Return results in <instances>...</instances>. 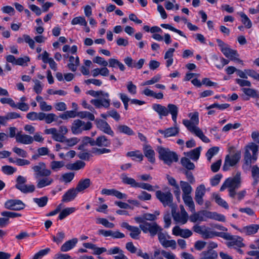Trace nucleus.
<instances>
[{"label": "nucleus", "instance_id": "f257e3e1", "mask_svg": "<svg viewBox=\"0 0 259 259\" xmlns=\"http://www.w3.org/2000/svg\"><path fill=\"white\" fill-rule=\"evenodd\" d=\"M31 168L34 172V177L36 179V187L38 189L50 186L54 182V179L50 177L52 171L47 168L45 162H39L37 165L32 166Z\"/></svg>", "mask_w": 259, "mask_h": 259}, {"label": "nucleus", "instance_id": "f03ea898", "mask_svg": "<svg viewBox=\"0 0 259 259\" xmlns=\"http://www.w3.org/2000/svg\"><path fill=\"white\" fill-rule=\"evenodd\" d=\"M198 116L199 114L197 112L190 113L189 114L190 120L183 119V123L191 133L198 137L203 142L208 143L210 142L209 139L203 134L202 131L197 126L199 123Z\"/></svg>", "mask_w": 259, "mask_h": 259}, {"label": "nucleus", "instance_id": "7ed1b4c3", "mask_svg": "<svg viewBox=\"0 0 259 259\" xmlns=\"http://www.w3.org/2000/svg\"><path fill=\"white\" fill-rule=\"evenodd\" d=\"M241 174L237 172L233 178H229L225 181L220 188V191H223L228 188L229 196L232 198H235L236 190L241 187Z\"/></svg>", "mask_w": 259, "mask_h": 259}, {"label": "nucleus", "instance_id": "20e7f679", "mask_svg": "<svg viewBox=\"0 0 259 259\" xmlns=\"http://www.w3.org/2000/svg\"><path fill=\"white\" fill-rule=\"evenodd\" d=\"M87 94L94 97L102 96L104 98L103 99H92L91 101V103L96 108H100L104 107L105 108H108L110 106V100L109 99V95L108 93H105L102 91L90 90L87 92Z\"/></svg>", "mask_w": 259, "mask_h": 259}, {"label": "nucleus", "instance_id": "39448f33", "mask_svg": "<svg viewBox=\"0 0 259 259\" xmlns=\"http://www.w3.org/2000/svg\"><path fill=\"white\" fill-rule=\"evenodd\" d=\"M157 151L160 159L163 160L167 165H170L172 162L178 161V156L176 153L170 151L168 148L158 147Z\"/></svg>", "mask_w": 259, "mask_h": 259}, {"label": "nucleus", "instance_id": "423d86ee", "mask_svg": "<svg viewBox=\"0 0 259 259\" xmlns=\"http://www.w3.org/2000/svg\"><path fill=\"white\" fill-rule=\"evenodd\" d=\"M156 197L164 207L169 206L171 208L175 206L173 203V196L170 191L166 188L164 191L158 190L155 193Z\"/></svg>", "mask_w": 259, "mask_h": 259}, {"label": "nucleus", "instance_id": "0eeeda50", "mask_svg": "<svg viewBox=\"0 0 259 259\" xmlns=\"http://www.w3.org/2000/svg\"><path fill=\"white\" fill-rule=\"evenodd\" d=\"M258 146L254 143H251L246 146L244 153L245 163L250 165L251 160L256 161L257 158Z\"/></svg>", "mask_w": 259, "mask_h": 259}, {"label": "nucleus", "instance_id": "6e6552de", "mask_svg": "<svg viewBox=\"0 0 259 259\" xmlns=\"http://www.w3.org/2000/svg\"><path fill=\"white\" fill-rule=\"evenodd\" d=\"M140 228L144 233H149L151 237L155 236L158 231L163 230L162 227L155 222H144L140 225Z\"/></svg>", "mask_w": 259, "mask_h": 259}, {"label": "nucleus", "instance_id": "1a4fd4ad", "mask_svg": "<svg viewBox=\"0 0 259 259\" xmlns=\"http://www.w3.org/2000/svg\"><path fill=\"white\" fill-rule=\"evenodd\" d=\"M92 127V123L90 122H84L79 119L75 120L71 126V131L74 135L81 134L83 131L90 130Z\"/></svg>", "mask_w": 259, "mask_h": 259}, {"label": "nucleus", "instance_id": "9d476101", "mask_svg": "<svg viewBox=\"0 0 259 259\" xmlns=\"http://www.w3.org/2000/svg\"><path fill=\"white\" fill-rule=\"evenodd\" d=\"M241 156V151H237L232 155H227L225 157V162L223 166L224 171H227L230 167L235 166L240 160Z\"/></svg>", "mask_w": 259, "mask_h": 259}, {"label": "nucleus", "instance_id": "9b49d317", "mask_svg": "<svg viewBox=\"0 0 259 259\" xmlns=\"http://www.w3.org/2000/svg\"><path fill=\"white\" fill-rule=\"evenodd\" d=\"M171 214L174 220L177 223L181 224H185L188 221V214L185 210H184L183 213H180L176 211V206L171 208Z\"/></svg>", "mask_w": 259, "mask_h": 259}, {"label": "nucleus", "instance_id": "f8f14e48", "mask_svg": "<svg viewBox=\"0 0 259 259\" xmlns=\"http://www.w3.org/2000/svg\"><path fill=\"white\" fill-rule=\"evenodd\" d=\"M5 207L7 209L13 210H20L25 207V204L21 200L17 199H10L7 200L5 203Z\"/></svg>", "mask_w": 259, "mask_h": 259}, {"label": "nucleus", "instance_id": "ddd939ff", "mask_svg": "<svg viewBox=\"0 0 259 259\" xmlns=\"http://www.w3.org/2000/svg\"><path fill=\"white\" fill-rule=\"evenodd\" d=\"M222 52L226 57L229 58L231 61H236L238 63L243 64V61L238 58L239 54L236 50L231 49L229 46L224 49H222Z\"/></svg>", "mask_w": 259, "mask_h": 259}, {"label": "nucleus", "instance_id": "4468645a", "mask_svg": "<svg viewBox=\"0 0 259 259\" xmlns=\"http://www.w3.org/2000/svg\"><path fill=\"white\" fill-rule=\"evenodd\" d=\"M97 128L106 134L113 137L114 133L111 129L110 125L105 120L96 119L95 120Z\"/></svg>", "mask_w": 259, "mask_h": 259}, {"label": "nucleus", "instance_id": "2eb2a0df", "mask_svg": "<svg viewBox=\"0 0 259 259\" xmlns=\"http://www.w3.org/2000/svg\"><path fill=\"white\" fill-rule=\"evenodd\" d=\"M193 230L195 232L201 234L204 239L211 238L214 236L213 232L209 231L205 226L195 225L193 227Z\"/></svg>", "mask_w": 259, "mask_h": 259}, {"label": "nucleus", "instance_id": "dca6fc26", "mask_svg": "<svg viewBox=\"0 0 259 259\" xmlns=\"http://www.w3.org/2000/svg\"><path fill=\"white\" fill-rule=\"evenodd\" d=\"M172 233L176 236H180L182 238H188L192 236V232L188 229H181L179 226L174 227L172 230Z\"/></svg>", "mask_w": 259, "mask_h": 259}, {"label": "nucleus", "instance_id": "f3484780", "mask_svg": "<svg viewBox=\"0 0 259 259\" xmlns=\"http://www.w3.org/2000/svg\"><path fill=\"white\" fill-rule=\"evenodd\" d=\"M205 193V187L204 185L198 186L195 191V200L200 205L203 203V197Z\"/></svg>", "mask_w": 259, "mask_h": 259}, {"label": "nucleus", "instance_id": "a211bd4d", "mask_svg": "<svg viewBox=\"0 0 259 259\" xmlns=\"http://www.w3.org/2000/svg\"><path fill=\"white\" fill-rule=\"evenodd\" d=\"M179 128L177 125L166 128L164 130H159L158 132L163 135L164 138H168L177 135L179 133Z\"/></svg>", "mask_w": 259, "mask_h": 259}, {"label": "nucleus", "instance_id": "6ab92c4d", "mask_svg": "<svg viewBox=\"0 0 259 259\" xmlns=\"http://www.w3.org/2000/svg\"><path fill=\"white\" fill-rule=\"evenodd\" d=\"M167 111L168 114L169 113L171 115V118L174 121V125H177V118L179 112L178 106L173 104H168L167 106Z\"/></svg>", "mask_w": 259, "mask_h": 259}, {"label": "nucleus", "instance_id": "aec40b11", "mask_svg": "<svg viewBox=\"0 0 259 259\" xmlns=\"http://www.w3.org/2000/svg\"><path fill=\"white\" fill-rule=\"evenodd\" d=\"M78 191L76 188L68 190L63 196L62 201L68 202L73 200L76 196Z\"/></svg>", "mask_w": 259, "mask_h": 259}, {"label": "nucleus", "instance_id": "412c9836", "mask_svg": "<svg viewBox=\"0 0 259 259\" xmlns=\"http://www.w3.org/2000/svg\"><path fill=\"white\" fill-rule=\"evenodd\" d=\"M227 245L229 247L240 248L244 246V244L241 237L237 236H233L230 241L227 243Z\"/></svg>", "mask_w": 259, "mask_h": 259}, {"label": "nucleus", "instance_id": "4be33fe9", "mask_svg": "<svg viewBox=\"0 0 259 259\" xmlns=\"http://www.w3.org/2000/svg\"><path fill=\"white\" fill-rule=\"evenodd\" d=\"M143 151L145 156L148 158V161L151 163H154L155 160V152L152 147L149 145H144Z\"/></svg>", "mask_w": 259, "mask_h": 259}, {"label": "nucleus", "instance_id": "5701e85b", "mask_svg": "<svg viewBox=\"0 0 259 259\" xmlns=\"http://www.w3.org/2000/svg\"><path fill=\"white\" fill-rule=\"evenodd\" d=\"M83 246L86 248L93 250L94 252L93 253L95 255H100L103 252H107L106 248L98 247L95 244L91 243H84Z\"/></svg>", "mask_w": 259, "mask_h": 259}, {"label": "nucleus", "instance_id": "b1692460", "mask_svg": "<svg viewBox=\"0 0 259 259\" xmlns=\"http://www.w3.org/2000/svg\"><path fill=\"white\" fill-rule=\"evenodd\" d=\"M16 140L18 143L23 144H30L33 142V137L31 136L19 133L16 136Z\"/></svg>", "mask_w": 259, "mask_h": 259}, {"label": "nucleus", "instance_id": "393cba45", "mask_svg": "<svg viewBox=\"0 0 259 259\" xmlns=\"http://www.w3.org/2000/svg\"><path fill=\"white\" fill-rule=\"evenodd\" d=\"M152 109L156 112L159 116L160 119L162 116L168 115L167 108L159 104H154L152 105Z\"/></svg>", "mask_w": 259, "mask_h": 259}, {"label": "nucleus", "instance_id": "a878e982", "mask_svg": "<svg viewBox=\"0 0 259 259\" xmlns=\"http://www.w3.org/2000/svg\"><path fill=\"white\" fill-rule=\"evenodd\" d=\"M77 238H73L65 242L61 247V251L63 252H67L72 249L77 243Z\"/></svg>", "mask_w": 259, "mask_h": 259}, {"label": "nucleus", "instance_id": "bb28decb", "mask_svg": "<svg viewBox=\"0 0 259 259\" xmlns=\"http://www.w3.org/2000/svg\"><path fill=\"white\" fill-rule=\"evenodd\" d=\"M111 141L105 136H99L96 140V146L98 147H110Z\"/></svg>", "mask_w": 259, "mask_h": 259}, {"label": "nucleus", "instance_id": "cd10ccee", "mask_svg": "<svg viewBox=\"0 0 259 259\" xmlns=\"http://www.w3.org/2000/svg\"><path fill=\"white\" fill-rule=\"evenodd\" d=\"M69 63L67 65L69 69L73 72L75 71L79 65L78 57L77 56L76 58H74L72 56L69 57Z\"/></svg>", "mask_w": 259, "mask_h": 259}, {"label": "nucleus", "instance_id": "c85d7f7f", "mask_svg": "<svg viewBox=\"0 0 259 259\" xmlns=\"http://www.w3.org/2000/svg\"><path fill=\"white\" fill-rule=\"evenodd\" d=\"M15 187L23 193H32L35 190L34 185L16 184Z\"/></svg>", "mask_w": 259, "mask_h": 259}, {"label": "nucleus", "instance_id": "c756f323", "mask_svg": "<svg viewBox=\"0 0 259 259\" xmlns=\"http://www.w3.org/2000/svg\"><path fill=\"white\" fill-rule=\"evenodd\" d=\"M259 229V225L252 224L244 227L242 229V232L247 235H250L256 233Z\"/></svg>", "mask_w": 259, "mask_h": 259}, {"label": "nucleus", "instance_id": "7c9ffc66", "mask_svg": "<svg viewBox=\"0 0 259 259\" xmlns=\"http://www.w3.org/2000/svg\"><path fill=\"white\" fill-rule=\"evenodd\" d=\"M91 184V181L90 179L86 178L81 179L78 183L76 189L78 192H81L89 188Z\"/></svg>", "mask_w": 259, "mask_h": 259}, {"label": "nucleus", "instance_id": "2f4dec72", "mask_svg": "<svg viewBox=\"0 0 259 259\" xmlns=\"http://www.w3.org/2000/svg\"><path fill=\"white\" fill-rule=\"evenodd\" d=\"M117 132L120 134H124L128 136H132L135 134L134 132L126 125H118L116 126Z\"/></svg>", "mask_w": 259, "mask_h": 259}, {"label": "nucleus", "instance_id": "473e14b6", "mask_svg": "<svg viewBox=\"0 0 259 259\" xmlns=\"http://www.w3.org/2000/svg\"><path fill=\"white\" fill-rule=\"evenodd\" d=\"M201 150V147H199L193 150H192L190 152L185 153V155L192 160L196 161L199 159Z\"/></svg>", "mask_w": 259, "mask_h": 259}, {"label": "nucleus", "instance_id": "72a5a7b5", "mask_svg": "<svg viewBox=\"0 0 259 259\" xmlns=\"http://www.w3.org/2000/svg\"><path fill=\"white\" fill-rule=\"evenodd\" d=\"M85 165L84 162L81 160H77L73 163H70L67 165V168L72 170H78L82 169Z\"/></svg>", "mask_w": 259, "mask_h": 259}, {"label": "nucleus", "instance_id": "f704fd0d", "mask_svg": "<svg viewBox=\"0 0 259 259\" xmlns=\"http://www.w3.org/2000/svg\"><path fill=\"white\" fill-rule=\"evenodd\" d=\"M200 256L199 259H217L218 254L217 251H203Z\"/></svg>", "mask_w": 259, "mask_h": 259}, {"label": "nucleus", "instance_id": "c9c22d12", "mask_svg": "<svg viewBox=\"0 0 259 259\" xmlns=\"http://www.w3.org/2000/svg\"><path fill=\"white\" fill-rule=\"evenodd\" d=\"M42 118L41 119V120H45V122L47 124H50L53 121H56L58 119V116L54 113H48L46 114L44 112H42Z\"/></svg>", "mask_w": 259, "mask_h": 259}, {"label": "nucleus", "instance_id": "e433bc0d", "mask_svg": "<svg viewBox=\"0 0 259 259\" xmlns=\"http://www.w3.org/2000/svg\"><path fill=\"white\" fill-rule=\"evenodd\" d=\"M180 184L183 191V195H188L191 193L192 188L188 182L181 181Z\"/></svg>", "mask_w": 259, "mask_h": 259}, {"label": "nucleus", "instance_id": "4c0bfd02", "mask_svg": "<svg viewBox=\"0 0 259 259\" xmlns=\"http://www.w3.org/2000/svg\"><path fill=\"white\" fill-rule=\"evenodd\" d=\"M122 182L125 184L130 185L132 187H137L138 183L136 182L135 179L128 177L125 174H122L121 176Z\"/></svg>", "mask_w": 259, "mask_h": 259}, {"label": "nucleus", "instance_id": "58836bf2", "mask_svg": "<svg viewBox=\"0 0 259 259\" xmlns=\"http://www.w3.org/2000/svg\"><path fill=\"white\" fill-rule=\"evenodd\" d=\"M109 66L110 67H116L118 66L120 70L122 71L125 70L124 65L118 60L111 58L108 60Z\"/></svg>", "mask_w": 259, "mask_h": 259}, {"label": "nucleus", "instance_id": "ea45409f", "mask_svg": "<svg viewBox=\"0 0 259 259\" xmlns=\"http://www.w3.org/2000/svg\"><path fill=\"white\" fill-rule=\"evenodd\" d=\"M76 209L75 207H67L62 211H61L58 218L59 220H62L65 219L69 214L73 213L75 211Z\"/></svg>", "mask_w": 259, "mask_h": 259}, {"label": "nucleus", "instance_id": "a19ab883", "mask_svg": "<svg viewBox=\"0 0 259 259\" xmlns=\"http://www.w3.org/2000/svg\"><path fill=\"white\" fill-rule=\"evenodd\" d=\"M190 195V194L182 195V198L185 204L187 205L191 210H194V203L192 197Z\"/></svg>", "mask_w": 259, "mask_h": 259}, {"label": "nucleus", "instance_id": "79ce46f5", "mask_svg": "<svg viewBox=\"0 0 259 259\" xmlns=\"http://www.w3.org/2000/svg\"><path fill=\"white\" fill-rule=\"evenodd\" d=\"M65 164L63 161H52L50 163V167L54 171H57L64 166Z\"/></svg>", "mask_w": 259, "mask_h": 259}, {"label": "nucleus", "instance_id": "37998d69", "mask_svg": "<svg viewBox=\"0 0 259 259\" xmlns=\"http://www.w3.org/2000/svg\"><path fill=\"white\" fill-rule=\"evenodd\" d=\"M181 164L188 170H193L195 168V165L191 162L190 159L186 157H183L181 160Z\"/></svg>", "mask_w": 259, "mask_h": 259}, {"label": "nucleus", "instance_id": "c03bdc74", "mask_svg": "<svg viewBox=\"0 0 259 259\" xmlns=\"http://www.w3.org/2000/svg\"><path fill=\"white\" fill-rule=\"evenodd\" d=\"M42 112H30L27 114L26 117L27 119L34 121L36 120H41L42 118Z\"/></svg>", "mask_w": 259, "mask_h": 259}, {"label": "nucleus", "instance_id": "a18cd8bd", "mask_svg": "<svg viewBox=\"0 0 259 259\" xmlns=\"http://www.w3.org/2000/svg\"><path fill=\"white\" fill-rule=\"evenodd\" d=\"M141 229L136 226H132L130 229L128 230L131 231L130 235L131 238L134 239H138L139 236L141 233Z\"/></svg>", "mask_w": 259, "mask_h": 259}, {"label": "nucleus", "instance_id": "49530a36", "mask_svg": "<svg viewBox=\"0 0 259 259\" xmlns=\"http://www.w3.org/2000/svg\"><path fill=\"white\" fill-rule=\"evenodd\" d=\"M190 221L191 222L195 223L197 221L202 222L205 221L206 220L202 217L201 211H199L197 213H194L191 215L190 217Z\"/></svg>", "mask_w": 259, "mask_h": 259}, {"label": "nucleus", "instance_id": "de8ad7c7", "mask_svg": "<svg viewBox=\"0 0 259 259\" xmlns=\"http://www.w3.org/2000/svg\"><path fill=\"white\" fill-rule=\"evenodd\" d=\"M33 200L39 207H42L47 204L48 198L47 196H44L40 198H34Z\"/></svg>", "mask_w": 259, "mask_h": 259}, {"label": "nucleus", "instance_id": "09e8293b", "mask_svg": "<svg viewBox=\"0 0 259 259\" xmlns=\"http://www.w3.org/2000/svg\"><path fill=\"white\" fill-rule=\"evenodd\" d=\"M219 151V148L218 147H213L209 149L206 153V156L207 160L210 162L212 157L217 154Z\"/></svg>", "mask_w": 259, "mask_h": 259}, {"label": "nucleus", "instance_id": "8fccbe9b", "mask_svg": "<svg viewBox=\"0 0 259 259\" xmlns=\"http://www.w3.org/2000/svg\"><path fill=\"white\" fill-rule=\"evenodd\" d=\"M71 24L73 25L79 24L82 26H87V22L83 17H76L72 20Z\"/></svg>", "mask_w": 259, "mask_h": 259}, {"label": "nucleus", "instance_id": "3c124183", "mask_svg": "<svg viewBox=\"0 0 259 259\" xmlns=\"http://www.w3.org/2000/svg\"><path fill=\"white\" fill-rule=\"evenodd\" d=\"M77 116L81 118H87L90 120H95V116L93 114L88 111H80L77 113Z\"/></svg>", "mask_w": 259, "mask_h": 259}, {"label": "nucleus", "instance_id": "603ef678", "mask_svg": "<svg viewBox=\"0 0 259 259\" xmlns=\"http://www.w3.org/2000/svg\"><path fill=\"white\" fill-rule=\"evenodd\" d=\"M240 16L242 18L241 21L243 24L245 26V27L247 28H250L252 26V23L250 19L248 18V17L244 13L241 12L239 14Z\"/></svg>", "mask_w": 259, "mask_h": 259}, {"label": "nucleus", "instance_id": "864d4df0", "mask_svg": "<svg viewBox=\"0 0 259 259\" xmlns=\"http://www.w3.org/2000/svg\"><path fill=\"white\" fill-rule=\"evenodd\" d=\"M214 198L216 203L226 209L229 208V206L226 201L223 200L218 194L214 195Z\"/></svg>", "mask_w": 259, "mask_h": 259}, {"label": "nucleus", "instance_id": "5fc2aeb1", "mask_svg": "<svg viewBox=\"0 0 259 259\" xmlns=\"http://www.w3.org/2000/svg\"><path fill=\"white\" fill-rule=\"evenodd\" d=\"M160 26L162 28H164L165 29H168L171 31H172L178 33L179 35H180L182 36L186 37V35L184 34V33L182 31L175 28V27H172V26H171L170 25H169L168 24H161L160 25Z\"/></svg>", "mask_w": 259, "mask_h": 259}, {"label": "nucleus", "instance_id": "6e6d98bb", "mask_svg": "<svg viewBox=\"0 0 259 259\" xmlns=\"http://www.w3.org/2000/svg\"><path fill=\"white\" fill-rule=\"evenodd\" d=\"M73 172H67L62 175L61 180L65 183H70L74 178Z\"/></svg>", "mask_w": 259, "mask_h": 259}, {"label": "nucleus", "instance_id": "4d7b16f0", "mask_svg": "<svg viewBox=\"0 0 259 259\" xmlns=\"http://www.w3.org/2000/svg\"><path fill=\"white\" fill-rule=\"evenodd\" d=\"M50 251V248H46L44 249L40 250L34 255L32 259H40L44 256L47 255Z\"/></svg>", "mask_w": 259, "mask_h": 259}, {"label": "nucleus", "instance_id": "13d9d810", "mask_svg": "<svg viewBox=\"0 0 259 259\" xmlns=\"http://www.w3.org/2000/svg\"><path fill=\"white\" fill-rule=\"evenodd\" d=\"M64 238L65 234L62 231L58 232L56 236H52L53 241L57 244H59L62 242Z\"/></svg>", "mask_w": 259, "mask_h": 259}, {"label": "nucleus", "instance_id": "bf43d9fd", "mask_svg": "<svg viewBox=\"0 0 259 259\" xmlns=\"http://www.w3.org/2000/svg\"><path fill=\"white\" fill-rule=\"evenodd\" d=\"M2 171L5 174L11 175L16 171V168L10 165H5L2 167Z\"/></svg>", "mask_w": 259, "mask_h": 259}, {"label": "nucleus", "instance_id": "052dcab7", "mask_svg": "<svg viewBox=\"0 0 259 259\" xmlns=\"http://www.w3.org/2000/svg\"><path fill=\"white\" fill-rule=\"evenodd\" d=\"M229 104L225 103L219 104L218 103H214L206 107L207 110H210L214 108H217L220 110H224L229 107Z\"/></svg>", "mask_w": 259, "mask_h": 259}, {"label": "nucleus", "instance_id": "680f3d73", "mask_svg": "<svg viewBox=\"0 0 259 259\" xmlns=\"http://www.w3.org/2000/svg\"><path fill=\"white\" fill-rule=\"evenodd\" d=\"M161 78V75L159 74H157L154 77H153L151 79L147 80L146 81L143 82L142 84V85H148L153 84L156 82H158Z\"/></svg>", "mask_w": 259, "mask_h": 259}, {"label": "nucleus", "instance_id": "e2e57ef3", "mask_svg": "<svg viewBox=\"0 0 259 259\" xmlns=\"http://www.w3.org/2000/svg\"><path fill=\"white\" fill-rule=\"evenodd\" d=\"M1 215L4 217H7L8 219L18 218L21 216L20 213L7 211L2 212L1 213Z\"/></svg>", "mask_w": 259, "mask_h": 259}, {"label": "nucleus", "instance_id": "0e129e2a", "mask_svg": "<svg viewBox=\"0 0 259 259\" xmlns=\"http://www.w3.org/2000/svg\"><path fill=\"white\" fill-rule=\"evenodd\" d=\"M243 92L247 96L251 97L253 98L256 97L257 96L256 91L251 88H243L242 89Z\"/></svg>", "mask_w": 259, "mask_h": 259}, {"label": "nucleus", "instance_id": "69168bd1", "mask_svg": "<svg viewBox=\"0 0 259 259\" xmlns=\"http://www.w3.org/2000/svg\"><path fill=\"white\" fill-rule=\"evenodd\" d=\"M126 156L128 157H135L142 161L143 158V155L139 151H130L126 153Z\"/></svg>", "mask_w": 259, "mask_h": 259}, {"label": "nucleus", "instance_id": "338daca9", "mask_svg": "<svg viewBox=\"0 0 259 259\" xmlns=\"http://www.w3.org/2000/svg\"><path fill=\"white\" fill-rule=\"evenodd\" d=\"M93 153L96 155H101L105 153H109L111 152V150L105 148H95L93 149Z\"/></svg>", "mask_w": 259, "mask_h": 259}, {"label": "nucleus", "instance_id": "774afa93", "mask_svg": "<svg viewBox=\"0 0 259 259\" xmlns=\"http://www.w3.org/2000/svg\"><path fill=\"white\" fill-rule=\"evenodd\" d=\"M126 87L128 92L132 95H135L137 93V87L133 84L132 81H128L127 82Z\"/></svg>", "mask_w": 259, "mask_h": 259}]
</instances>
